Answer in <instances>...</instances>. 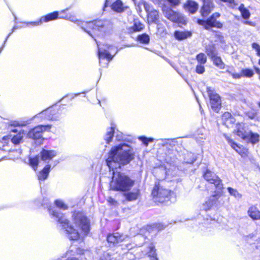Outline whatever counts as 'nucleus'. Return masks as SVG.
I'll return each instance as SVG.
<instances>
[{"label": "nucleus", "instance_id": "1", "mask_svg": "<svg viewBox=\"0 0 260 260\" xmlns=\"http://www.w3.org/2000/svg\"><path fill=\"white\" fill-rule=\"evenodd\" d=\"M49 214L60 224L68 238L71 240H77L86 236L89 232V222L82 213H76L73 215L74 225H69V221L64 215L58 211L55 207L48 208Z\"/></svg>", "mask_w": 260, "mask_h": 260}, {"label": "nucleus", "instance_id": "2", "mask_svg": "<svg viewBox=\"0 0 260 260\" xmlns=\"http://www.w3.org/2000/svg\"><path fill=\"white\" fill-rule=\"evenodd\" d=\"M134 158L133 148L127 144L120 143L113 147L106 160L110 170L120 168L121 165L128 164Z\"/></svg>", "mask_w": 260, "mask_h": 260}, {"label": "nucleus", "instance_id": "3", "mask_svg": "<svg viewBox=\"0 0 260 260\" xmlns=\"http://www.w3.org/2000/svg\"><path fill=\"white\" fill-rule=\"evenodd\" d=\"M81 28L91 37L93 35L104 37L111 34L113 31V24L109 20L100 19L88 22H79Z\"/></svg>", "mask_w": 260, "mask_h": 260}, {"label": "nucleus", "instance_id": "4", "mask_svg": "<svg viewBox=\"0 0 260 260\" xmlns=\"http://www.w3.org/2000/svg\"><path fill=\"white\" fill-rule=\"evenodd\" d=\"M135 181L128 176L113 171L110 187L113 190L127 192L130 191Z\"/></svg>", "mask_w": 260, "mask_h": 260}, {"label": "nucleus", "instance_id": "5", "mask_svg": "<svg viewBox=\"0 0 260 260\" xmlns=\"http://www.w3.org/2000/svg\"><path fill=\"white\" fill-rule=\"evenodd\" d=\"M99 63L103 67H107L109 62L112 59L113 55L111 53L114 51V55L117 51L114 46L108 44L100 46L98 43Z\"/></svg>", "mask_w": 260, "mask_h": 260}, {"label": "nucleus", "instance_id": "6", "mask_svg": "<svg viewBox=\"0 0 260 260\" xmlns=\"http://www.w3.org/2000/svg\"><path fill=\"white\" fill-rule=\"evenodd\" d=\"M28 123L25 122H19L17 121H11L9 123L8 128L11 132L16 133L11 135V142L14 145H19L23 142V138L25 135L23 129L18 131L15 127L25 126Z\"/></svg>", "mask_w": 260, "mask_h": 260}, {"label": "nucleus", "instance_id": "7", "mask_svg": "<svg viewBox=\"0 0 260 260\" xmlns=\"http://www.w3.org/2000/svg\"><path fill=\"white\" fill-rule=\"evenodd\" d=\"M170 191L161 186L159 183L155 182L152 191V196L156 202L163 203L168 199Z\"/></svg>", "mask_w": 260, "mask_h": 260}, {"label": "nucleus", "instance_id": "8", "mask_svg": "<svg viewBox=\"0 0 260 260\" xmlns=\"http://www.w3.org/2000/svg\"><path fill=\"white\" fill-rule=\"evenodd\" d=\"M51 128V125L48 124L45 125H39L30 129L27 136L29 138L33 139L38 141V144H42L43 139L42 138V133L44 131H49Z\"/></svg>", "mask_w": 260, "mask_h": 260}, {"label": "nucleus", "instance_id": "9", "mask_svg": "<svg viewBox=\"0 0 260 260\" xmlns=\"http://www.w3.org/2000/svg\"><path fill=\"white\" fill-rule=\"evenodd\" d=\"M138 7L140 11H142L141 7H143L147 13L148 21L151 23H155L158 19V12L153 9L151 6L144 1H140L138 3Z\"/></svg>", "mask_w": 260, "mask_h": 260}, {"label": "nucleus", "instance_id": "10", "mask_svg": "<svg viewBox=\"0 0 260 260\" xmlns=\"http://www.w3.org/2000/svg\"><path fill=\"white\" fill-rule=\"evenodd\" d=\"M162 11L165 17L173 22L183 23L185 21L184 17L181 14L174 11L171 8L164 6Z\"/></svg>", "mask_w": 260, "mask_h": 260}, {"label": "nucleus", "instance_id": "11", "mask_svg": "<svg viewBox=\"0 0 260 260\" xmlns=\"http://www.w3.org/2000/svg\"><path fill=\"white\" fill-rule=\"evenodd\" d=\"M220 15L219 13H215L208 20L199 19L198 22L199 24L204 26L206 29H209L212 27L220 28L222 27V24L216 20V18L219 17Z\"/></svg>", "mask_w": 260, "mask_h": 260}, {"label": "nucleus", "instance_id": "12", "mask_svg": "<svg viewBox=\"0 0 260 260\" xmlns=\"http://www.w3.org/2000/svg\"><path fill=\"white\" fill-rule=\"evenodd\" d=\"M207 90L210 98L211 108L214 111L217 112L221 107V102L220 98L212 88L207 87Z\"/></svg>", "mask_w": 260, "mask_h": 260}, {"label": "nucleus", "instance_id": "13", "mask_svg": "<svg viewBox=\"0 0 260 260\" xmlns=\"http://www.w3.org/2000/svg\"><path fill=\"white\" fill-rule=\"evenodd\" d=\"M114 137H115V140L117 141H121L124 140L123 134L118 131H115L114 127L111 126L107 128L104 139L107 144H109L110 142L112 141Z\"/></svg>", "mask_w": 260, "mask_h": 260}, {"label": "nucleus", "instance_id": "14", "mask_svg": "<svg viewBox=\"0 0 260 260\" xmlns=\"http://www.w3.org/2000/svg\"><path fill=\"white\" fill-rule=\"evenodd\" d=\"M204 178L209 182L214 184L216 187L220 190L222 188L221 180L214 173L207 170L204 175Z\"/></svg>", "mask_w": 260, "mask_h": 260}, {"label": "nucleus", "instance_id": "15", "mask_svg": "<svg viewBox=\"0 0 260 260\" xmlns=\"http://www.w3.org/2000/svg\"><path fill=\"white\" fill-rule=\"evenodd\" d=\"M220 195L216 194L210 196L202 206V209L207 211L212 209L214 207L217 206L218 200Z\"/></svg>", "mask_w": 260, "mask_h": 260}, {"label": "nucleus", "instance_id": "16", "mask_svg": "<svg viewBox=\"0 0 260 260\" xmlns=\"http://www.w3.org/2000/svg\"><path fill=\"white\" fill-rule=\"evenodd\" d=\"M55 110H53L52 109H46L42 111L38 115H36L32 118L37 117L44 120H56L57 119L58 116H55Z\"/></svg>", "mask_w": 260, "mask_h": 260}, {"label": "nucleus", "instance_id": "17", "mask_svg": "<svg viewBox=\"0 0 260 260\" xmlns=\"http://www.w3.org/2000/svg\"><path fill=\"white\" fill-rule=\"evenodd\" d=\"M203 5L201 9V14L203 17H206L212 10L214 6L211 0H203Z\"/></svg>", "mask_w": 260, "mask_h": 260}, {"label": "nucleus", "instance_id": "18", "mask_svg": "<svg viewBox=\"0 0 260 260\" xmlns=\"http://www.w3.org/2000/svg\"><path fill=\"white\" fill-rule=\"evenodd\" d=\"M234 132L238 136L244 140L246 139V137H248V135L249 134V131H247L246 130L243 123L237 124Z\"/></svg>", "mask_w": 260, "mask_h": 260}, {"label": "nucleus", "instance_id": "19", "mask_svg": "<svg viewBox=\"0 0 260 260\" xmlns=\"http://www.w3.org/2000/svg\"><path fill=\"white\" fill-rule=\"evenodd\" d=\"M147 248L143 252L144 255H147L150 258L151 260H158L156 257V253L154 249V246L152 243L147 244L146 245Z\"/></svg>", "mask_w": 260, "mask_h": 260}, {"label": "nucleus", "instance_id": "20", "mask_svg": "<svg viewBox=\"0 0 260 260\" xmlns=\"http://www.w3.org/2000/svg\"><path fill=\"white\" fill-rule=\"evenodd\" d=\"M57 155V152L53 150L43 149L40 152V156L43 160L47 161L52 159Z\"/></svg>", "mask_w": 260, "mask_h": 260}, {"label": "nucleus", "instance_id": "21", "mask_svg": "<svg viewBox=\"0 0 260 260\" xmlns=\"http://www.w3.org/2000/svg\"><path fill=\"white\" fill-rule=\"evenodd\" d=\"M183 7L186 11H188L191 14H193L198 10L199 5L198 3L193 1L188 0L184 4Z\"/></svg>", "mask_w": 260, "mask_h": 260}, {"label": "nucleus", "instance_id": "22", "mask_svg": "<svg viewBox=\"0 0 260 260\" xmlns=\"http://www.w3.org/2000/svg\"><path fill=\"white\" fill-rule=\"evenodd\" d=\"M127 8L121 0H116L111 5V9L117 13H122Z\"/></svg>", "mask_w": 260, "mask_h": 260}, {"label": "nucleus", "instance_id": "23", "mask_svg": "<svg viewBox=\"0 0 260 260\" xmlns=\"http://www.w3.org/2000/svg\"><path fill=\"white\" fill-rule=\"evenodd\" d=\"M125 199L128 201H134L136 200L140 194L139 189H133L132 191H128L123 192Z\"/></svg>", "mask_w": 260, "mask_h": 260}, {"label": "nucleus", "instance_id": "24", "mask_svg": "<svg viewBox=\"0 0 260 260\" xmlns=\"http://www.w3.org/2000/svg\"><path fill=\"white\" fill-rule=\"evenodd\" d=\"M248 214L253 220L260 219V211L255 206H251L248 210Z\"/></svg>", "mask_w": 260, "mask_h": 260}, {"label": "nucleus", "instance_id": "25", "mask_svg": "<svg viewBox=\"0 0 260 260\" xmlns=\"http://www.w3.org/2000/svg\"><path fill=\"white\" fill-rule=\"evenodd\" d=\"M144 28L143 24L140 22L139 21L135 20L134 23L132 26L127 28V30L129 33H133L134 32L140 31L143 30Z\"/></svg>", "mask_w": 260, "mask_h": 260}, {"label": "nucleus", "instance_id": "26", "mask_svg": "<svg viewBox=\"0 0 260 260\" xmlns=\"http://www.w3.org/2000/svg\"><path fill=\"white\" fill-rule=\"evenodd\" d=\"M191 32L189 31H175L174 36L178 40H182L191 37Z\"/></svg>", "mask_w": 260, "mask_h": 260}, {"label": "nucleus", "instance_id": "27", "mask_svg": "<svg viewBox=\"0 0 260 260\" xmlns=\"http://www.w3.org/2000/svg\"><path fill=\"white\" fill-rule=\"evenodd\" d=\"M50 165H47L39 173L38 178L39 180L43 181L48 177L50 171Z\"/></svg>", "mask_w": 260, "mask_h": 260}, {"label": "nucleus", "instance_id": "28", "mask_svg": "<svg viewBox=\"0 0 260 260\" xmlns=\"http://www.w3.org/2000/svg\"><path fill=\"white\" fill-rule=\"evenodd\" d=\"M59 12H54L47 14L45 16L41 17V21L43 22H48L50 21L56 20L58 18Z\"/></svg>", "mask_w": 260, "mask_h": 260}, {"label": "nucleus", "instance_id": "29", "mask_svg": "<svg viewBox=\"0 0 260 260\" xmlns=\"http://www.w3.org/2000/svg\"><path fill=\"white\" fill-rule=\"evenodd\" d=\"M222 120L228 126L235 122V119L229 112H225L222 116Z\"/></svg>", "mask_w": 260, "mask_h": 260}, {"label": "nucleus", "instance_id": "30", "mask_svg": "<svg viewBox=\"0 0 260 260\" xmlns=\"http://www.w3.org/2000/svg\"><path fill=\"white\" fill-rule=\"evenodd\" d=\"M246 141H248L252 144L258 143L259 141V135L256 133H253L251 131H249L248 137H246Z\"/></svg>", "mask_w": 260, "mask_h": 260}, {"label": "nucleus", "instance_id": "31", "mask_svg": "<svg viewBox=\"0 0 260 260\" xmlns=\"http://www.w3.org/2000/svg\"><path fill=\"white\" fill-rule=\"evenodd\" d=\"M213 61L214 64L220 69L224 68V63L222 61L220 57L218 56L217 55L211 58Z\"/></svg>", "mask_w": 260, "mask_h": 260}, {"label": "nucleus", "instance_id": "32", "mask_svg": "<svg viewBox=\"0 0 260 260\" xmlns=\"http://www.w3.org/2000/svg\"><path fill=\"white\" fill-rule=\"evenodd\" d=\"M239 10L241 13L242 17L244 19H247L250 16V13L249 10L246 8L243 4H241L238 8Z\"/></svg>", "mask_w": 260, "mask_h": 260}, {"label": "nucleus", "instance_id": "33", "mask_svg": "<svg viewBox=\"0 0 260 260\" xmlns=\"http://www.w3.org/2000/svg\"><path fill=\"white\" fill-rule=\"evenodd\" d=\"M206 52L211 58L217 55L216 49L213 45H209L207 46L206 48Z\"/></svg>", "mask_w": 260, "mask_h": 260}, {"label": "nucleus", "instance_id": "34", "mask_svg": "<svg viewBox=\"0 0 260 260\" xmlns=\"http://www.w3.org/2000/svg\"><path fill=\"white\" fill-rule=\"evenodd\" d=\"M137 40L141 43L147 44L149 42L150 38L147 34H143L138 36Z\"/></svg>", "mask_w": 260, "mask_h": 260}, {"label": "nucleus", "instance_id": "35", "mask_svg": "<svg viewBox=\"0 0 260 260\" xmlns=\"http://www.w3.org/2000/svg\"><path fill=\"white\" fill-rule=\"evenodd\" d=\"M196 59L198 64H205L207 62V58L205 54L200 53L197 55Z\"/></svg>", "mask_w": 260, "mask_h": 260}, {"label": "nucleus", "instance_id": "36", "mask_svg": "<svg viewBox=\"0 0 260 260\" xmlns=\"http://www.w3.org/2000/svg\"><path fill=\"white\" fill-rule=\"evenodd\" d=\"M39 162H40L39 156H36L34 157L29 158L30 166L34 169V170H36L37 166Z\"/></svg>", "mask_w": 260, "mask_h": 260}, {"label": "nucleus", "instance_id": "37", "mask_svg": "<svg viewBox=\"0 0 260 260\" xmlns=\"http://www.w3.org/2000/svg\"><path fill=\"white\" fill-rule=\"evenodd\" d=\"M118 236V233H115L113 234L109 235L107 237V241L108 242L116 244L117 243V237Z\"/></svg>", "mask_w": 260, "mask_h": 260}, {"label": "nucleus", "instance_id": "38", "mask_svg": "<svg viewBox=\"0 0 260 260\" xmlns=\"http://www.w3.org/2000/svg\"><path fill=\"white\" fill-rule=\"evenodd\" d=\"M61 18H63L64 19L69 20L72 22H76L77 25L81 27V25L79 24V22H85V21H82L80 20H78L75 16L72 15L71 14H66L65 16H61Z\"/></svg>", "mask_w": 260, "mask_h": 260}, {"label": "nucleus", "instance_id": "39", "mask_svg": "<svg viewBox=\"0 0 260 260\" xmlns=\"http://www.w3.org/2000/svg\"><path fill=\"white\" fill-rule=\"evenodd\" d=\"M228 190L229 193L231 196H234L235 198L238 199L241 198L242 194L240 193L237 189L229 187L228 188Z\"/></svg>", "mask_w": 260, "mask_h": 260}, {"label": "nucleus", "instance_id": "40", "mask_svg": "<svg viewBox=\"0 0 260 260\" xmlns=\"http://www.w3.org/2000/svg\"><path fill=\"white\" fill-rule=\"evenodd\" d=\"M225 138L227 141L228 142L229 144L230 145V146L232 147L233 149H234L236 152L237 150H238L241 146L238 145L237 144H236L233 140L230 139L229 137L225 136Z\"/></svg>", "mask_w": 260, "mask_h": 260}, {"label": "nucleus", "instance_id": "41", "mask_svg": "<svg viewBox=\"0 0 260 260\" xmlns=\"http://www.w3.org/2000/svg\"><path fill=\"white\" fill-rule=\"evenodd\" d=\"M237 152L242 157H246L248 156V149L241 146L238 150H237Z\"/></svg>", "mask_w": 260, "mask_h": 260}, {"label": "nucleus", "instance_id": "42", "mask_svg": "<svg viewBox=\"0 0 260 260\" xmlns=\"http://www.w3.org/2000/svg\"><path fill=\"white\" fill-rule=\"evenodd\" d=\"M9 139L7 137H4L0 142V148H2L4 150H6V147L9 143Z\"/></svg>", "mask_w": 260, "mask_h": 260}, {"label": "nucleus", "instance_id": "43", "mask_svg": "<svg viewBox=\"0 0 260 260\" xmlns=\"http://www.w3.org/2000/svg\"><path fill=\"white\" fill-rule=\"evenodd\" d=\"M21 155V151L20 150L12 151L10 152L9 156L11 159H15L18 158Z\"/></svg>", "mask_w": 260, "mask_h": 260}, {"label": "nucleus", "instance_id": "44", "mask_svg": "<svg viewBox=\"0 0 260 260\" xmlns=\"http://www.w3.org/2000/svg\"><path fill=\"white\" fill-rule=\"evenodd\" d=\"M56 206L62 210H66L68 209V206L61 200H56L55 201Z\"/></svg>", "mask_w": 260, "mask_h": 260}, {"label": "nucleus", "instance_id": "45", "mask_svg": "<svg viewBox=\"0 0 260 260\" xmlns=\"http://www.w3.org/2000/svg\"><path fill=\"white\" fill-rule=\"evenodd\" d=\"M117 243H119L124 241H127L129 239V237L126 235L120 234L118 233V236L117 237Z\"/></svg>", "mask_w": 260, "mask_h": 260}, {"label": "nucleus", "instance_id": "46", "mask_svg": "<svg viewBox=\"0 0 260 260\" xmlns=\"http://www.w3.org/2000/svg\"><path fill=\"white\" fill-rule=\"evenodd\" d=\"M242 73L244 76L247 77H251L253 75V72L251 69H245L243 70L242 71Z\"/></svg>", "mask_w": 260, "mask_h": 260}, {"label": "nucleus", "instance_id": "47", "mask_svg": "<svg viewBox=\"0 0 260 260\" xmlns=\"http://www.w3.org/2000/svg\"><path fill=\"white\" fill-rule=\"evenodd\" d=\"M204 64H197V66L196 67V71L198 74H202L204 73L205 68H204Z\"/></svg>", "mask_w": 260, "mask_h": 260}, {"label": "nucleus", "instance_id": "48", "mask_svg": "<svg viewBox=\"0 0 260 260\" xmlns=\"http://www.w3.org/2000/svg\"><path fill=\"white\" fill-rule=\"evenodd\" d=\"M139 139L141 140L146 146L148 145L149 142H151L153 141V138H147L145 137H140Z\"/></svg>", "mask_w": 260, "mask_h": 260}, {"label": "nucleus", "instance_id": "49", "mask_svg": "<svg viewBox=\"0 0 260 260\" xmlns=\"http://www.w3.org/2000/svg\"><path fill=\"white\" fill-rule=\"evenodd\" d=\"M171 7H176L180 5V0H167Z\"/></svg>", "mask_w": 260, "mask_h": 260}, {"label": "nucleus", "instance_id": "50", "mask_svg": "<svg viewBox=\"0 0 260 260\" xmlns=\"http://www.w3.org/2000/svg\"><path fill=\"white\" fill-rule=\"evenodd\" d=\"M252 48L256 52L257 56H260V46L256 43H253L252 44Z\"/></svg>", "mask_w": 260, "mask_h": 260}, {"label": "nucleus", "instance_id": "51", "mask_svg": "<svg viewBox=\"0 0 260 260\" xmlns=\"http://www.w3.org/2000/svg\"><path fill=\"white\" fill-rule=\"evenodd\" d=\"M107 201L111 205L114 206H116L118 205V202L111 197L108 198Z\"/></svg>", "mask_w": 260, "mask_h": 260}, {"label": "nucleus", "instance_id": "52", "mask_svg": "<svg viewBox=\"0 0 260 260\" xmlns=\"http://www.w3.org/2000/svg\"><path fill=\"white\" fill-rule=\"evenodd\" d=\"M100 260H112L109 254L107 252L104 253L103 255L100 257Z\"/></svg>", "mask_w": 260, "mask_h": 260}, {"label": "nucleus", "instance_id": "53", "mask_svg": "<svg viewBox=\"0 0 260 260\" xmlns=\"http://www.w3.org/2000/svg\"><path fill=\"white\" fill-rule=\"evenodd\" d=\"M246 115L249 118L252 119L255 117V116L256 115V113L255 112H252V111H248L246 113Z\"/></svg>", "mask_w": 260, "mask_h": 260}, {"label": "nucleus", "instance_id": "54", "mask_svg": "<svg viewBox=\"0 0 260 260\" xmlns=\"http://www.w3.org/2000/svg\"><path fill=\"white\" fill-rule=\"evenodd\" d=\"M42 24V21H41V19L38 21H32L30 22H27V24H31L32 26H38Z\"/></svg>", "mask_w": 260, "mask_h": 260}, {"label": "nucleus", "instance_id": "55", "mask_svg": "<svg viewBox=\"0 0 260 260\" xmlns=\"http://www.w3.org/2000/svg\"><path fill=\"white\" fill-rule=\"evenodd\" d=\"M226 72L228 73H229L230 75H231L232 76V77L235 78V79H238V78H240L241 77V75L239 74H235V73H232L231 71H230L229 70H227Z\"/></svg>", "mask_w": 260, "mask_h": 260}, {"label": "nucleus", "instance_id": "56", "mask_svg": "<svg viewBox=\"0 0 260 260\" xmlns=\"http://www.w3.org/2000/svg\"><path fill=\"white\" fill-rule=\"evenodd\" d=\"M68 10V9H66L63 10L61 11L60 12H59V15H58V18L63 19L62 18H61V17L65 16L67 14L66 13V12Z\"/></svg>", "mask_w": 260, "mask_h": 260}, {"label": "nucleus", "instance_id": "57", "mask_svg": "<svg viewBox=\"0 0 260 260\" xmlns=\"http://www.w3.org/2000/svg\"><path fill=\"white\" fill-rule=\"evenodd\" d=\"M144 239H145L144 237L141 235H139L136 237V241L140 240H144Z\"/></svg>", "mask_w": 260, "mask_h": 260}, {"label": "nucleus", "instance_id": "58", "mask_svg": "<svg viewBox=\"0 0 260 260\" xmlns=\"http://www.w3.org/2000/svg\"><path fill=\"white\" fill-rule=\"evenodd\" d=\"M244 23L245 24H248V25H252V26L254 25L253 23L252 22H250V21H246Z\"/></svg>", "mask_w": 260, "mask_h": 260}, {"label": "nucleus", "instance_id": "59", "mask_svg": "<svg viewBox=\"0 0 260 260\" xmlns=\"http://www.w3.org/2000/svg\"><path fill=\"white\" fill-rule=\"evenodd\" d=\"M196 158H194V157H193V159L191 160L187 161V162L192 164L196 160Z\"/></svg>", "mask_w": 260, "mask_h": 260}, {"label": "nucleus", "instance_id": "60", "mask_svg": "<svg viewBox=\"0 0 260 260\" xmlns=\"http://www.w3.org/2000/svg\"><path fill=\"white\" fill-rule=\"evenodd\" d=\"M108 3H109V0H106V3H105V6H107V5L108 4Z\"/></svg>", "mask_w": 260, "mask_h": 260}, {"label": "nucleus", "instance_id": "61", "mask_svg": "<svg viewBox=\"0 0 260 260\" xmlns=\"http://www.w3.org/2000/svg\"><path fill=\"white\" fill-rule=\"evenodd\" d=\"M11 33H10V34L8 35V37H7V39H6V41H7V40L8 38V37L11 35Z\"/></svg>", "mask_w": 260, "mask_h": 260}, {"label": "nucleus", "instance_id": "62", "mask_svg": "<svg viewBox=\"0 0 260 260\" xmlns=\"http://www.w3.org/2000/svg\"><path fill=\"white\" fill-rule=\"evenodd\" d=\"M16 28V27L15 26H14L13 28V31L14 30V29H15Z\"/></svg>", "mask_w": 260, "mask_h": 260}, {"label": "nucleus", "instance_id": "63", "mask_svg": "<svg viewBox=\"0 0 260 260\" xmlns=\"http://www.w3.org/2000/svg\"><path fill=\"white\" fill-rule=\"evenodd\" d=\"M164 0H158V1L159 2V3H161V2H162Z\"/></svg>", "mask_w": 260, "mask_h": 260}, {"label": "nucleus", "instance_id": "64", "mask_svg": "<svg viewBox=\"0 0 260 260\" xmlns=\"http://www.w3.org/2000/svg\"><path fill=\"white\" fill-rule=\"evenodd\" d=\"M258 105L259 106V107H260V102L258 103Z\"/></svg>", "mask_w": 260, "mask_h": 260}]
</instances>
